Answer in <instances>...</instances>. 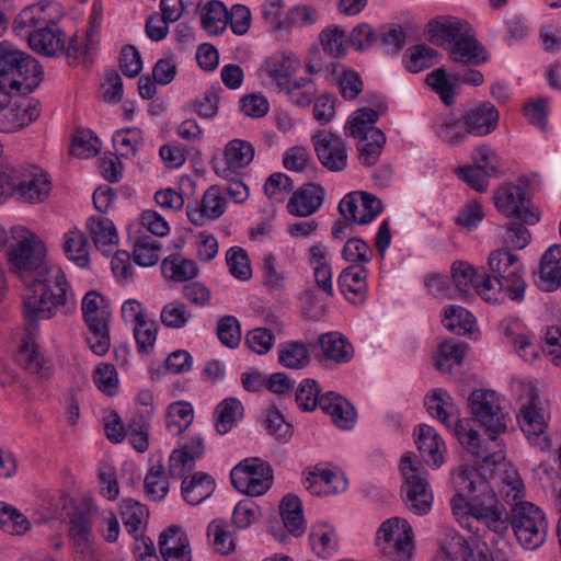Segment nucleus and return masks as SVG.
I'll return each mask as SVG.
<instances>
[{
	"mask_svg": "<svg viewBox=\"0 0 561 561\" xmlns=\"http://www.w3.org/2000/svg\"><path fill=\"white\" fill-rule=\"evenodd\" d=\"M42 243L24 240L12 252L10 261L22 282L28 287L24 298V317L28 328H34L38 319H49L57 308L64 313L76 309L75 295L64 271L45 262Z\"/></svg>",
	"mask_w": 561,
	"mask_h": 561,
	"instance_id": "nucleus-1",
	"label": "nucleus"
},
{
	"mask_svg": "<svg viewBox=\"0 0 561 561\" xmlns=\"http://www.w3.org/2000/svg\"><path fill=\"white\" fill-rule=\"evenodd\" d=\"M453 481L457 494L450 505L460 524L492 545L505 540L510 512L499 502L488 479L474 467L463 466Z\"/></svg>",
	"mask_w": 561,
	"mask_h": 561,
	"instance_id": "nucleus-2",
	"label": "nucleus"
},
{
	"mask_svg": "<svg viewBox=\"0 0 561 561\" xmlns=\"http://www.w3.org/2000/svg\"><path fill=\"white\" fill-rule=\"evenodd\" d=\"M430 41L449 51L455 65L478 66L489 59L471 25L455 16H438L427 26Z\"/></svg>",
	"mask_w": 561,
	"mask_h": 561,
	"instance_id": "nucleus-3",
	"label": "nucleus"
},
{
	"mask_svg": "<svg viewBox=\"0 0 561 561\" xmlns=\"http://www.w3.org/2000/svg\"><path fill=\"white\" fill-rule=\"evenodd\" d=\"M43 70L32 56L8 41L0 43V87L18 92L33 91L42 81Z\"/></svg>",
	"mask_w": 561,
	"mask_h": 561,
	"instance_id": "nucleus-4",
	"label": "nucleus"
},
{
	"mask_svg": "<svg viewBox=\"0 0 561 561\" xmlns=\"http://www.w3.org/2000/svg\"><path fill=\"white\" fill-rule=\"evenodd\" d=\"M491 280L495 286L497 297L504 300V296L511 300L522 301L525 297L527 284L523 278L524 264L518 255L507 248L494 250L488 259Z\"/></svg>",
	"mask_w": 561,
	"mask_h": 561,
	"instance_id": "nucleus-5",
	"label": "nucleus"
},
{
	"mask_svg": "<svg viewBox=\"0 0 561 561\" xmlns=\"http://www.w3.org/2000/svg\"><path fill=\"white\" fill-rule=\"evenodd\" d=\"M510 527L517 542L529 551L539 549L547 539L548 520L545 512L528 501H519L510 508Z\"/></svg>",
	"mask_w": 561,
	"mask_h": 561,
	"instance_id": "nucleus-6",
	"label": "nucleus"
},
{
	"mask_svg": "<svg viewBox=\"0 0 561 561\" xmlns=\"http://www.w3.org/2000/svg\"><path fill=\"white\" fill-rule=\"evenodd\" d=\"M82 314L89 328L87 341L95 355H105L111 346L107 300L98 291H88L82 299Z\"/></svg>",
	"mask_w": 561,
	"mask_h": 561,
	"instance_id": "nucleus-7",
	"label": "nucleus"
},
{
	"mask_svg": "<svg viewBox=\"0 0 561 561\" xmlns=\"http://www.w3.org/2000/svg\"><path fill=\"white\" fill-rule=\"evenodd\" d=\"M377 545L393 561H409L413 549L412 527L403 518H389L377 531Z\"/></svg>",
	"mask_w": 561,
	"mask_h": 561,
	"instance_id": "nucleus-8",
	"label": "nucleus"
},
{
	"mask_svg": "<svg viewBox=\"0 0 561 561\" xmlns=\"http://www.w3.org/2000/svg\"><path fill=\"white\" fill-rule=\"evenodd\" d=\"M468 407L473 419L485 427L488 433L506 432L510 416L500 407L499 397L494 391L478 389L468 398Z\"/></svg>",
	"mask_w": 561,
	"mask_h": 561,
	"instance_id": "nucleus-9",
	"label": "nucleus"
},
{
	"mask_svg": "<svg viewBox=\"0 0 561 561\" xmlns=\"http://www.w3.org/2000/svg\"><path fill=\"white\" fill-rule=\"evenodd\" d=\"M468 422L458 420L454 433L459 443L477 460L485 465H499L505 459L504 445L499 439L500 434L488 433V438L481 440L477 431L467 427Z\"/></svg>",
	"mask_w": 561,
	"mask_h": 561,
	"instance_id": "nucleus-10",
	"label": "nucleus"
},
{
	"mask_svg": "<svg viewBox=\"0 0 561 561\" xmlns=\"http://www.w3.org/2000/svg\"><path fill=\"white\" fill-rule=\"evenodd\" d=\"M401 473L403 477L402 492L405 494L408 508L416 515H425L432 508L433 495L420 467L414 465L411 455L401 458Z\"/></svg>",
	"mask_w": 561,
	"mask_h": 561,
	"instance_id": "nucleus-11",
	"label": "nucleus"
},
{
	"mask_svg": "<svg viewBox=\"0 0 561 561\" xmlns=\"http://www.w3.org/2000/svg\"><path fill=\"white\" fill-rule=\"evenodd\" d=\"M450 272L455 291L460 298L478 294L486 302H502V298L497 297L495 293V286L491 277L479 274L470 264L462 261L455 262Z\"/></svg>",
	"mask_w": 561,
	"mask_h": 561,
	"instance_id": "nucleus-12",
	"label": "nucleus"
},
{
	"mask_svg": "<svg viewBox=\"0 0 561 561\" xmlns=\"http://www.w3.org/2000/svg\"><path fill=\"white\" fill-rule=\"evenodd\" d=\"M494 204L500 213L508 218L520 220L534 226L539 219V213L530 207L527 192L519 185H505L495 193Z\"/></svg>",
	"mask_w": 561,
	"mask_h": 561,
	"instance_id": "nucleus-13",
	"label": "nucleus"
},
{
	"mask_svg": "<svg viewBox=\"0 0 561 561\" xmlns=\"http://www.w3.org/2000/svg\"><path fill=\"white\" fill-rule=\"evenodd\" d=\"M540 398L531 389L526 402L520 407L518 422L528 442L540 450L548 449L550 442L547 436L548 422L540 407Z\"/></svg>",
	"mask_w": 561,
	"mask_h": 561,
	"instance_id": "nucleus-14",
	"label": "nucleus"
},
{
	"mask_svg": "<svg viewBox=\"0 0 561 561\" xmlns=\"http://www.w3.org/2000/svg\"><path fill=\"white\" fill-rule=\"evenodd\" d=\"M68 536L76 561H96L92 520L89 513L76 511L69 515Z\"/></svg>",
	"mask_w": 561,
	"mask_h": 561,
	"instance_id": "nucleus-15",
	"label": "nucleus"
},
{
	"mask_svg": "<svg viewBox=\"0 0 561 561\" xmlns=\"http://www.w3.org/2000/svg\"><path fill=\"white\" fill-rule=\"evenodd\" d=\"M16 168L14 195L26 203L43 202L51 190L48 174L36 165Z\"/></svg>",
	"mask_w": 561,
	"mask_h": 561,
	"instance_id": "nucleus-16",
	"label": "nucleus"
},
{
	"mask_svg": "<svg viewBox=\"0 0 561 561\" xmlns=\"http://www.w3.org/2000/svg\"><path fill=\"white\" fill-rule=\"evenodd\" d=\"M316 154L320 163L331 172H341L347 167V150L337 135L319 130L312 136Z\"/></svg>",
	"mask_w": 561,
	"mask_h": 561,
	"instance_id": "nucleus-17",
	"label": "nucleus"
},
{
	"mask_svg": "<svg viewBox=\"0 0 561 561\" xmlns=\"http://www.w3.org/2000/svg\"><path fill=\"white\" fill-rule=\"evenodd\" d=\"M38 101L22 99L0 105V131L14 133L33 123L39 116Z\"/></svg>",
	"mask_w": 561,
	"mask_h": 561,
	"instance_id": "nucleus-18",
	"label": "nucleus"
},
{
	"mask_svg": "<svg viewBox=\"0 0 561 561\" xmlns=\"http://www.w3.org/2000/svg\"><path fill=\"white\" fill-rule=\"evenodd\" d=\"M253 146L241 139L229 141L225 148L224 160L214 162V171L224 179H231L237 170L243 169L253 160Z\"/></svg>",
	"mask_w": 561,
	"mask_h": 561,
	"instance_id": "nucleus-19",
	"label": "nucleus"
},
{
	"mask_svg": "<svg viewBox=\"0 0 561 561\" xmlns=\"http://www.w3.org/2000/svg\"><path fill=\"white\" fill-rule=\"evenodd\" d=\"M31 49L46 57H57L65 50V32L54 22L47 21L31 35Z\"/></svg>",
	"mask_w": 561,
	"mask_h": 561,
	"instance_id": "nucleus-20",
	"label": "nucleus"
},
{
	"mask_svg": "<svg viewBox=\"0 0 561 561\" xmlns=\"http://www.w3.org/2000/svg\"><path fill=\"white\" fill-rule=\"evenodd\" d=\"M226 210V198L218 186L208 187L201 203L195 207L187 206V217L195 226H203L206 220L218 219Z\"/></svg>",
	"mask_w": 561,
	"mask_h": 561,
	"instance_id": "nucleus-21",
	"label": "nucleus"
},
{
	"mask_svg": "<svg viewBox=\"0 0 561 561\" xmlns=\"http://www.w3.org/2000/svg\"><path fill=\"white\" fill-rule=\"evenodd\" d=\"M298 60L290 53L276 51L265 59L261 71L282 91L293 81Z\"/></svg>",
	"mask_w": 561,
	"mask_h": 561,
	"instance_id": "nucleus-22",
	"label": "nucleus"
},
{
	"mask_svg": "<svg viewBox=\"0 0 561 561\" xmlns=\"http://www.w3.org/2000/svg\"><path fill=\"white\" fill-rule=\"evenodd\" d=\"M323 199V187L314 183H308L294 192L287 204V210L297 217H308L321 207Z\"/></svg>",
	"mask_w": 561,
	"mask_h": 561,
	"instance_id": "nucleus-23",
	"label": "nucleus"
},
{
	"mask_svg": "<svg viewBox=\"0 0 561 561\" xmlns=\"http://www.w3.org/2000/svg\"><path fill=\"white\" fill-rule=\"evenodd\" d=\"M320 409L329 414L332 422L341 430H351L356 423L355 408L336 392L329 391L322 394Z\"/></svg>",
	"mask_w": 561,
	"mask_h": 561,
	"instance_id": "nucleus-24",
	"label": "nucleus"
},
{
	"mask_svg": "<svg viewBox=\"0 0 561 561\" xmlns=\"http://www.w3.org/2000/svg\"><path fill=\"white\" fill-rule=\"evenodd\" d=\"M417 449L424 462L434 468L444 463L445 444L436 431L428 425L421 424L415 430Z\"/></svg>",
	"mask_w": 561,
	"mask_h": 561,
	"instance_id": "nucleus-25",
	"label": "nucleus"
},
{
	"mask_svg": "<svg viewBox=\"0 0 561 561\" xmlns=\"http://www.w3.org/2000/svg\"><path fill=\"white\" fill-rule=\"evenodd\" d=\"M536 284L542 290L550 291L561 285V245L554 244L541 256L539 271L535 273Z\"/></svg>",
	"mask_w": 561,
	"mask_h": 561,
	"instance_id": "nucleus-26",
	"label": "nucleus"
},
{
	"mask_svg": "<svg viewBox=\"0 0 561 561\" xmlns=\"http://www.w3.org/2000/svg\"><path fill=\"white\" fill-rule=\"evenodd\" d=\"M461 117L468 131L477 137L491 134L499 124V112L490 102L470 108Z\"/></svg>",
	"mask_w": 561,
	"mask_h": 561,
	"instance_id": "nucleus-27",
	"label": "nucleus"
},
{
	"mask_svg": "<svg viewBox=\"0 0 561 561\" xmlns=\"http://www.w3.org/2000/svg\"><path fill=\"white\" fill-rule=\"evenodd\" d=\"M159 549L164 561H191L187 536L179 527L171 526L160 535Z\"/></svg>",
	"mask_w": 561,
	"mask_h": 561,
	"instance_id": "nucleus-28",
	"label": "nucleus"
},
{
	"mask_svg": "<svg viewBox=\"0 0 561 561\" xmlns=\"http://www.w3.org/2000/svg\"><path fill=\"white\" fill-rule=\"evenodd\" d=\"M367 270L355 264L345 267L337 279L339 288L342 295L351 302L356 304L363 301L367 288L366 284Z\"/></svg>",
	"mask_w": 561,
	"mask_h": 561,
	"instance_id": "nucleus-29",
	"label": "nucleus"
},
{
	"mask_svg": "<svg viewBox=\"0 0 561 561\" xmlns=\"http://www.w3.org/2000/svg\"><path fill=\"white\" fill-rule=\"evenodd\" d=\"M129 241L133 243L134 261L140 266H153L160 259V243L152 236L140 229L129 230Z\"/></svg>",
	"mask_w": 561,
	"mask_h": 561,
	"instance_id": "nucleus-30",
	"label": "nucleus"
},
{
	"mask_svg": "<svg viewBox=\"0 0 561 561\" xmlns=\"http://www.w3.org/2000/svg\"><path fill=\"white\" fill-rule=\"evenodd\" d=\"M215 489V480L204 472H195L191 478H184L181 484L183 500L190 505L201 504L214 493Z\"/></svg>",
	"mask_w": 561,
	"mask_h": 561,
	"instance_id": "nucleus-31",
	"label": "nucleus"
},
{
	"mask_svg": "<svg viewBox=\"0 0 561 561\" xmlns=\"http://www.w3.org/2000/svg\"><path fill=\"white\" fill-rule=\"evenodd\" d=\"M339 88L344 100H354L363 90V81L358 72L339 62L331 69L327 80Z\"/></svg>",
	"mask_w": 561,
	"mask_h": 561,
	"instance_id": "nucleus-32",
	"label": "nucleus"
},
{
	"mask_svg": "<svg viewBox=\"0 0 561 561\" xmlns=\"http://www.w3.org/2000/svg\"><path fill=\"white\" fill-rule=\"evenodd\" d=\"M19 362L24 370L39 379H47L51 375L50 367L47 365V360L39 351L38 345L28 339L23 340L19 353Z\"/></svg>",
	"mask_w": 561,
	"mask_h": 561,
	"instance_id": "nucleus-33",
	"label": "nucleus"
},
{
	"mask_svg": "<svg viewBox=\"0 0 561 561\" xmlns=\"http://www.w3.org/2000/svg\"><path fill=\"white\" fill-rule=\"evenodd\" d=\"M44 9L39 3L24 8L14 19V33L28 42L31 35L48 21Z\"/></svg>",
	"mask_w": 561,
	"mask_h": 561,
	"instance_id": "nucleus-34",
	"label": "nucleus"
},
{
	"mask_svg": "<svg viewBox=\"0 0 561 561\" xmlns=\"http://www.w3.org/2000/svg\"><path fill=\"white\" fill-rule=\"evenodd\" d=\"M357 138V151L360 163L367 167L375 165L386 145L385 134L380 129H370Z\"/></svg>",
	"mask_w": 561,
	"mask_h": 561,
	"instance_id": "nucleus-35",
	"label": "nucleus"
},
{
	"mask_svg": "<svg viewBox=\"0 0 561 561\" xmlns=\"http://www.w3.org/2000/svg\"><path fill=\"white\" fill-rule=\"evenodd\" d=\"M310 360L309 348L302 341H288L278 346V364L287 369H302Z\"/></svg>",
	"mask_w": 561,
	"mask_h": 561,
	"instance_id": "nucleus-36",
	"label": "nucleus"
},
{
	"mask_svg": "<svg viewBox=\"0 0 561 561\" xmlns=\"http://www.w3.org/2000/svg\"><path fill=\"white\" fill-rule=\"evenodd\" d=\"M161 271L165 278L173 282H186L197 276L198 267L196 263L181 255H170L161 263Z\"/></svg>",
	"mask_w": 561,
	"mask_h": 561,
	"instance_id": "nucleus-37",
	"label": "nucleus"
},
{
	"mask_svg": "<svg viewBox=\"0 0 561 561\" xmlns=\"http://www.w3.org/2000/svg\"><path fill=\"white\" fill-rule=\"evenodd\" d=\"M319 42L322 50L331 58H341L346 54L350 45L345 30L332 24L319 33Z\"/></svg>",
	"mask_w": 561,
	"mask_h": 561,
	"instance_id": "nucleus-38",
	"label": "nucleus"
},
{
	"mask_svg": "<svg viewBox=\"0 0 561 561\" xmlns=\"http://www.w3.org/2000/svg\"><path fill=\"white\" fill-rule=\"evenodd\" d=\"M319 344L327 359L346 363L353 357V346L346 339L335 332L322 334Z\"/></svg>",
	"mask_w": 561,
	"mask_h": 561,
	"instance_id": "nucleus-39",
	"label": "nucleus"
},
{
	"mask_svg": "<svg viewBox=\"0 0 561 561\" xmlns=\"http://www.w3.org/2000/svg\"><path fill=\"white\" fill-rule=\"evenodd\" d=\"M201 21L205 31L219 35L228 25V10L221 1L210 0L201 11Z\"/></svg>",
	"mask_w": 561,
	"mask_h": 561,
	"instance_id": "nucleus-40",
	"label": "nucleus"
},
{
	"mask_svg": "<svg viewBox=\"0 0 561 561\" xmlns=\"http://www.w3.org/2000/svg\"><path fill=\"white\" fill-rule=\"evenodd\" d=\"M121 515L127 531L137 539L149 516L147 507L133 499H125L121 505Z\"/></svg>",
	"mask_w": 561,
	"mask_h": 561,
	"instance_id": "nucleus-41",
	"label": "nucleus"
},
{
	"mask_svg": "<svg viewBox=\"0 0 561 561\" xmlns=\"http://www.w3.org/2000/svg\"><path fill=\"white\" fill-rule=\"evenodd\" d=\"M194 411L191 403L178 401L169 405L165 415V428L172 435H180L192 423Z\"/></svg>",
	"mask_w": 561,
	"mask_h": 561,
	"instance_id": "nucleus-42",
	"label": "nucleus"
},
{
	"mask_svg": "<svg viewBox=\"0 0 561 561\" xmlns=\"http://www.w3.org/2000/svg\"><path fill=\"white\" fill-rule=\"evenodd\" d=\"M0 529L12 536H23L31 529V523L18 508L0 502Z\"/></svg>",
	"mask_w": 561,
	"mask_h": 561,
	"instance_id": "nucleus-43",
	"label": "nucleus"
},
{
	"mask_svg": "<svg viewBox=\"0 0 561 561\" xmlns=\"http://www.w3.org/2000/svg\"><path fill=\"white\" fill-rule=\"evenodd\" d=\"M87 229L99 249L114 245L118 241L116 228L108 218L92 216L87 220Z\"/></svg>",
	"mask_w": 561,
	"mask_h": 561,
	"instance_id": "nucleus-44",
	"label": "nucleus"
},
{
	"mask_svg": "<svg viewBox=\"0 0 561 561\" xmlns=\"http://www.w3.org/2000/svg\"><path fill=\"white\" fill-rule=\"evenodd\" d=\"M468 351V345L462 342H443L439 344L435 366L442 373L450 374L453 365H461Z\"/></svg>",
	"mask_w": 561,
	"mask_h": 561,
	"instance_id": "nucleus-45",
	"label": "nucleus"
},
{
	"mask_svg": "<svg viewBox=\"0 0 561 561\" xmlns=\"http://www.w3.org/2000/svg\"><path fill=\"white\" fill-rule=\"evenodd\" d=\"M216 414V431L224 435L232 428L238 419L243 416V405L236 398H227L217 405Z\"/></svg>",
	"mask_w": 561,
	"mask_h": 561,
	"instance_id": "nucleus-46",
	"label": "nucleus"
},
{
	"mask_svg": "<svg viewBox=\"0 0 561 561\" xmlns=\"http://www.w3.org/2000/svg\"><path fill=\"white\" fill-rule=\"evenodd\" d=\"M310 542L313 551L321 558L331 557L337 549L335 530L327 524L312 527Z\"/></svg>",
	"mask_w": 561,
	"mask_h": 561,
	"instance_id": "nucleus-47",
	"label": "nucleus"
},
{
	"mask_svg": "<svg viewBox=\"0 0 561 561\" xmlns=\"http://www.w3.org/2000/svg\"><path fill=\"white\" fill-rule=\"evenodd\" d=\"M64 251L67 257L79 267L89 264L88 240L83 232L70 230L65 234Z\"/></svg>",
	"mask_w": 561,
	"mask_h": 561,
	"instance_id": "nucleus-48",
	"label": "nucleus"
},
{
	"mask_svg": "<svg viewBox=\"0 0 561 561\" xmlns=\"http://www.w3.org/2000/svg\"><path fill=\"white\" fill-rule=\"evenodd\" d=\"M289 101L299 107H307L317 95V85L312 79L299 78L288 83V87L282 90Z\"/></svg>",
	"mask_w": 561,
	"mask_h": 561,
	"instance_id": "nucleus-49",
	"label": "nucleus"
},
{
	"mask_svg": "<svg viewBox=\"0 0 561 561\" xmlns=\"http://www.w3.org/2000/svg\"><path fill=\"white\" fill-rule=\"evenodd\" d=\"M500 493L506 504L511 507L519 501H524L525 485L519 473L514 468L505 469L501 477Z\"/></svg>",
	"mask_w": 561,
	"mask_h": 561,
	"instance_id": "nucleus-50",
	"label": "nucleus"
},
{
	"mask_svg": "<svg viewBox=\"0 0 561 561\" xmlns=\"http://www.w3.org/2000/svg\"><path fill=\"white\" fill-rule=\"evenodd\" d=\"M449 554L454 561H492L490 552L485 549L471 548L468 541L461 536H453L447 542Z\"/></svg>",
	"mask_w": 561,
	"mask_h": 561,
	"instance_id": "nucleus-51",
	"label": "nucleus"
},
{
	"mask_svg": "<svg viewBox=\"0 0 561 561\" xmlns=\"http://www.w3.org/2000/svg\"><path fill=\"white\" fill-rule=\"evenodd\" d=\"M273 470L267 465V470L261 469L259 473H252L242 480L234 481L232 485L240 492L251 496L264 494L272 485Z\"/></svg>",
	"mask_w": 561,
	"mask_h": 561,
	"instance_id": "nucleus-52",
	"label": "nucleus"
},
{
	"mask_svg": "<svg viewBox=\"0 0 561 561\" xmlns=\"http://www.w3.org/2000/svg\"><path fill=\"white\" fill-rule=\"evenodd\" d=\"M146 495L152 501H161L169 492V482L161 463L152 465L144 481Z\"/></svg>",
	"mask_w": 561,
	"mask_h": 561,
	"instance_id": "nucleus-53",
	"label": "nucleus"
},
{
	"mask_svg": "<svg viewBox=\"0 0 561 561\" xmlns=\"http://www.w3.org/2000/svg\"><path fill=\"white\" fill-rule=\"evenodd\" d=\"M443 324L448 331L462 335L471 332L473 317L462 307L449 306L445 309Z\"/></svg>",
	"mask_w": 561,
	"mask_h": 561,
	"instance_id": "nucleus-54",
	"label": "nucleus"
},
{
	"mask_svg": "<svg viewBox=\"0 0 561 561\" xmlns=\"http://www.w3.org/2000/svg\"><path fill=\"white\" fill-rule=\"evenodd\" d=\"M192 319V313L187 306L179 300L164 305L160 312V320L169 329H183Z\"/></svg>",
	"mask_w": 561,
	"mask_h": 561,
	"instance_id": "nucleus-55",
	"label": "nucleus"
},
{
	"mask_svg": "<svg viewBox=\"0 0 561 561\" xmlns=\"http://www.w3.org/2000/svg\"><path fill=\"white\" fill-rule=\"evenodd\" d=\"M407 56V69L410 72L416 73L437 64L438 53L435 49L422 44L409 48Z\"/></svg>",
	"mask_w": 561,
	"mask_h": 561,
	"instance_id": "nucleus-56",
	"label": "nucleus"
},
{
	"mask_svg": "<svg viewBox=\"0 0 561 561\" xmlns=\"http://www.w3.org/2000/svg\"><path fill=\"white\" fill-rule=\"evenodd\" d=\"M437 136L451 147L467 142L471 134L465 125L462 117L459 119H447L437 129Z\"/></svg>",
	"mask_w": 561,
	"mask_h": 561,
	"instance_id": "nucleus-57",
	"label": "nucleus"
},
{
	"mask_svg": "<svg viewBox=\"0 0 561 561\" xmlns=\"http://www.w3.org/2000/svg\"><path fill=\"white\" fill-rule=\"evenodd\" d=\"M295 400L299 409L306 412L313 411L317 407L320 408L322 394L314 379H304L297 388Z\"/></svg>",
	"mask_w": 561,
	"mask_h": 561,
	"instance_id": "nucleus-58",
	"label": "nucleus"
},
{
	"mask_svg": "<svg viewBox=\"0 0 561 561\" xmlns=\"http://www.w3.org/2000/svg\"><path fill=\"white\" fill-rule=\"evenodd\" d=\"M227 265L230 274L240 280H249L252 276V270L248 253L240 247H232L226 254Z\"/></svg>",
	"mask_w": 561,
	"mask_h": 561,
	"instance_id": "nucleus-59",
	"label": "nucleus"
},
{
	"mask_svg": "<svg viewBox=\"0 0 561 561\" xmlns=\"http://www.w3.org/2000/svg\"><path fill=\"white\" fill-rule=\"evenodd\" d=\"M295 188L293 180L285 173L271 174L265 184L264 192L267 197L277 203L284 202L286 196Z\"/></svg>",
	"mask_w": 561,
	"mask_h": 561,
	"instance_id": "nucleus-60",
	"label": "nucleus"
},
{
	"mask_svg": "<svg viewBox=\"0 0 561 561\" xmlns=\"http://www.w3.org/2000/svg\"><path fill=\"white\" fill-rule=\"evenodd\" d=\"M379 114L373 108H359L347 121L346 129L352 137H359L370 129H377L374 124L378 121Z\"/></svg>",
	"mask_w": 561,
	"mask_h": 561,
	"instance_id": "nucleus-61",
	"label": "nucleus"
},
{
	"mask_svg": "<svg viewBox=\"0 0 561 561\" xmlns=\"http://www.w3.org/2000/svg\"><path fill=\"white\" fill-rule=\"evenodd\" d=\"M328 54L321 46H313L305 58V66L310 75H321L325 80L331 75V69L339 64L336 60H328Z\"/></svg>",
	"mask_w": 561,
	"mask_h": 561,
	"instance_id": "nucleus-62",
	"label": "nucleus"
},
{
	"mask_svg": "<svg viewBox=\"0 0 561 561\" xmlns=\"http://www.w3.org/2000/svg\"><path fill=\"white\" fill-rule=\"evenodd\" d=\"M101 149L99 138L91 130H78L71 144V153L79 158L95 156Z\"/></svg>",
	"mask_w": 561,
	"mask_h": 561,
	"instance_id": "nucleus-63",
	"label": "nucleus"
},
{
	"mask_svg": "<svg viewBox=\"0 0 561 561\" xmlns=\"http://www.w3.org/2000/svg\"><path fill=\"white\" fill-rule=\"evenodd\" d=\"M141 130L138 128H126L117 130L113 135V144L122 157L134 156L141 142Z\"/></svg>",
	"mask_w": 561,
	"mask_h": 561,
	"instance_id": "nucleus-64",
	"label": "nucleus"
}]
</instances>
